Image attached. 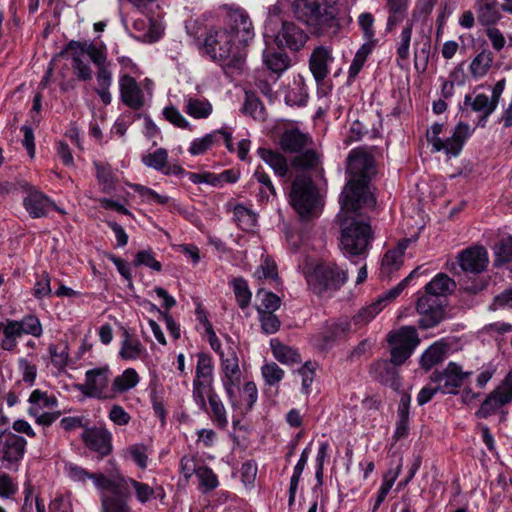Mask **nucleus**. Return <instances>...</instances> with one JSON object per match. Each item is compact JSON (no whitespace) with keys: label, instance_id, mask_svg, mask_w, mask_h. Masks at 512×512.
Masks as SVG:
<instances>
[{"label":"nucleus","instance_id":"obj_1","mask_svg":"<svg viewBox=\"0 0 512 512\" xmlns=\"http://www.w3.org/2000/svg\"><path fill=\"white\" fill-rule=\"evenodd\" d=\"M347 183L340 197L344 218L341 220L340 249L346 256H362L369 249L373 233L369 222L352 215L362 208H373L376 198L371 180L376 175L374 158L365 148H354L347 157Z\"/></svg>","mask_w":512,"mask_h":512},{"label":"nucleus","instance_id":"obj_2","mask_svg":"<svg viewBox=\"0 0 512 512\" xmlns=\"http://www.w3.org/2000/svg\"><path fill=\"white\" fill-rule=\"evenodd\" d=\"M455 288V281L444 273L437 274L426 284L425 295L418 299L416 305V310L421 315V328L429 329L442 321L445 311L440 297L451 294Z\"/></svg>","mask_w":512,"mask_h":512},{"label":"nucleus","instance_id":"obj_3","mask_svg":"<svg viewBox=\"0 0 512 512\" xmlns=\"http://www.w3.org/2000/svg\"><path fill=\"white\" fill-rule=\"evenodd\" d=\"M305 277L313 293L324 296L339 290L346 283L348 274L333 262H319L305 272Z\"/></svg>","mask_w":512,"mask_h":512},{"label":"nucleus","instance_id":"obj_4","mask_svg":"<svg viewBox=\"0 0 512 512\" xmlns=\"http://www.w3.org/2000/svg\"><path fill=\"white\" fill-rule=\"evenodd\" d=\"M289 201L296 213L304 220L317 216L320 198L317 188L310 176L300 174L291 184Z\"/></svg>","mask_w":512,"mask_h":512},{"label":"nucleus","instance_id":"obj_5","mask_svg":"<svg viewBox=\"0 0 512 512\" xmlns=\"http://www.w3.org/2000/svg\"><path fill=\"white\" fill-rule=\"evenodd\" d=\"M66 51L71 55L74 74L83 81L92 78V70L86 62L87 59H90L95 65L106 62L105 49L86 41H70Z\"/></svg>","mask_w":512,"mask_h":512},{"label":"nucleus","instance_id":"obj_6","mask_svg":"<svg viewBox=\"0 0 512 512\" xmlns=\"http://www.w3.org/2000/svg\"><path fill=\"white\" fill-rule=\"evenodd\" d=\"M204 45L213 59L220 61L229 60V64L241 60V55L238 52L240 45L226 28L209 31Z\"/></svg>","mask_w":512,"mask_h":512},{"label":"nucleus","instance_id":"obj_7","mask_svg":"<svg viewBox=\"0 0 512 512\" xmlns=\"http://www.w3.org/2000/svg\"><path fill=\"white\" fill-rule=\"evenodd\" d=\"M110 369L106 367L94 368L86 371L85 382L78 385L79 391L91 398L112 399L114 394L109 389Z\"/></svg>","mask_w":512,"mask_h":512},{"label":"nucleus","instance_id":"obj_8","mask_svg":"<svg viewBox=\"0 0 512 512\" xmlns=\"http://www.w3.org/2000/svg\"><path fill=\"white\" fill-rule=\"evenodd\" d=\"M227 400L232 409L240 415H245L252 410L258 399L256 384L252 381L246 382L241 387V382L224 388Z\"/></svg>","mask_w":512,"mask_h":512},{"label":"nucleus","instance_id":"obj_9","mask_svg":"<svg viewBox=\"0 0 512 512\" xmlns=\"http://www.w3.org/2000/svg\"><path fill=\"white\" fill-rule=\"evenodd\" d=\"M293 8L296 17L307 25L322 26L327 22L330 25L336 24L333 15L322 8L320 0H295Z\"/></svg>","mask_w":512,"mask_h":512},{"label":"nucleus","instance_id":"obj_10","mask_svg":"<svg viewBox=\"0 0 512 512\" xmlns=\"http://www.w3.org/2000/svg\"><path fill=\"white\" fill-rule=\"evenodd\" d=\"M512 401V373L482 402L476 412L478 418H488L496 414L504 405Z\"/></svg>","mask_w":512,"mask_h":512},{"label":"nucleus","instance_id":"obj_11","mask_svg":"<svg viewBox=\"0 0 512 512\" xmlns=\"http://www.w3.org/2000/svg\"><path fill=\"white\" fill-rule=\"evenodd\" d=\"M471 372H464L462 367L455 362H450L442 371H434L431 381L438 384V389L443 394H457L464 380Z\"/></svg>","mask_w":512,"mask_h":512},{"label":"nucleus","instance_id":"obj_12","mask_svg":"<svg viewBox=\"0 0 512 512\" xmlns=\"http://www.w3.org/2000/svg\"><path fill=\"white\" fill-rule=\"evenodd\" d=\"M226 29L234 36L239 45H246L254 36V27L248 13L240 8L227 13Z\"/></svg>","mask_w":512,"mask_h":512},{"label":"nucleus","instance_id":"obj_13","mask_svg":"<svg viewBox=\"0 0 512 512\" xmlns=\"http://www.w3.org/2000/svg\"><path fill=\"white\" fill-rule=\"evenodd\" d=\"M459 266L464 272L479 274L486 270L489 257L483 246L475 245L461 251L457 257Z\"/></svg>","mask_w":512,"mask_h":512},{"label":"nucleus","instance_id":"obj_14","mask_svg":"<svg viewBox=\"0 0 512 512\" xmlns=\"http://www.w3.org/2000/svg\"><path fill=\"white\" fill-rule=\"evenodd\" d=\"M26 440L12 432L0 433V453L2 460L9 465L18 463L24 456Z\"/></svg>","mask_w":512,"mask_h":512},{"label":"nucleus","instance_id":"obj_15","mask_svg":"<svg viewBox=\"0 0 512 512\" xmlns=\"http://www.w3.org/2000/svg\"><path fill=\"white\" fill-rule=\"evenodd\" d=\"M221 383L223 389L241 382L242 372L236 350L229 346L226 351L220 352Z\"/></svg>","mask_w":512,"mask_h":512},{"label":"nucleus","instance_id":"obj_16","mask_svg":"<svg viewBox=\"0 0 512 512\" xmlns=\"http://www.w3.org/2000/svg\"><path fill=\"white\" fill-rule=\"evenodd\" d=\"M112 435L105 428H86L82 433V440L85 445L98 453L101 457L107 456L112 451Z\"/></svg>","mask_w":512,"mask_h":512},{"label":"nucleus","instance_id":"obj_17","mask_svg":"<svg viewBox=\"0 0 512 512\" xmlns=\"http://www.w3.org/2000/svg\"><path fill=\"white\" fill-rule=\"evenodd\" d=\"M307 34L293 22H283L282 28L275 36V42L279 47H287L293 51H299L307 41Z\"/></svg>","mask_w":512,"mask_h":512},{"label":"nucleus","instance_id":"obj_18","mask_svg":"<svg viewBox=\"0 0 512 512\" xmlns=\"http://www.w3.org/2000/svg\"><path fill=\"white\" fill-rule=\"evenodd\" d=\"M119 90L122 102L133 110H139L144 105V94L136 80L128 74L119 79Z\"/></svg>","mask_w":512,"mask_h":512},{"label":"nucleus","instance_id":"obj_19","mask_svg":"<svg viewBox=\"0 0 512 512\" xmlns=\"http://www.w3.org/2000/svg\"><path fill=\"white\" fill-rule=\"evenodd\" d=\"M332 49L326 46H318L313 49L309 68L317 83L322 82L329 74V65L333 62Z\"/></svg>","mask_w":512,"mask_h":512},{"label":"nucleus","instance_id":"obj_20","mask_svg":"<svg viewBox=\"0 0 512 512\" xmlns=\"http://www.w3.org/2000/svg\"><path fill=\"white\" fill-rule=\"evenodd\" d=\"M470 126L466 123H459L452 134L445 141L441 140V143L433 150V152L444 151L449 157H456L460 154L463 144L466 139L470 136Z\"/></svg>","mask_w":512,"mask_h":512},{"label":"nucleus","instance_id":"obj_21","mask_svg":"<svg viewBox=\"0 0 512 512\" xmlns=\"http://www.w3.org/2000/svg\"><path fill=\"white\" fill-rule=\"evenodd\" d=\"M312 140L311 137L298 128L285 129L279 137V146L286 153H300L306 149Z\"/></svg>","mask_w":512,"mask_h":512},{"label":"nucleus","instance_id":"obj_22","mask_svg":"<svg viewBox=\"0 0 512 512\" xmlns=\"http://www.w3.org/2000/svg\"><path fill=\"white\" fill-rule=\"evenodd\" d=\"M23 205L33 218L45 217L51 209L56 208L55 204L38 190L30 191L24 198Z\"/></svg>","mask_w":512,"mask_h":512},{"label":"nucleus","instance_id":"obj_23","mask_svg":"<svg viewBox=\"0 0 512 512\" xmlns=\"http://www.w3.org/2000/svg\"><path fill=\"white\" fill-rule=\"evenodd\" d=\"M413 30V20L407 21L403 27L396 50V62L401 69H408L410 56V43Z\"/></svg>","mask_w":512,"mask_h":512},{"label":"nucleus","instance_id":"obj_24","mask_svg":"<svg viewBox=\"0 0 512 512\" xmlns=\"http://www.w3.org/2000/svg\"><path fill=\"white\" fill-rule=\"evenodd\" d=\"M257 155L274 171L279 177H284L288 173L287 159L280 152L260 147L257 149Z\"/></svg>","mask_w":512,"mask_h":512},{"label":"nucleus","instance_id":"obj_25","mask_svg":"<svg viewBox=\"0 0 512 512\" xmlns=\"http://www.w3.org/2000/svg\"><path fill=\"white\" fill-rule=\"evenodd\" d=\"M351 324L347 321L334 323L327 326L319 335L317 345L321 349H327L337 340L346 335L350 330Z\"/></svg>","mask_w":512,"mask_h":512},{"label":"nucleus","instance_id":"obj_26","mask_svg":"<svg viewBox=\"0 0 512 512\" xmlns=\"http://www.w3.org/2000/svg\"><path fill=\"white\" fill-rule=\"evenodd\" d=\"M395 366L389 360H379L374 364L372 370L379 381L397 390L400 387V382Z\"/></svg>","mask_w":512,"mask_h":512},{"label":"nucleus","instance_id":"obj_27","mask_svg":"<svg viewBox=\"0 0 512 512\" xmlns=\"http://www.w3.org/2000/svg\"><path fill=\"white\" fill-rule=\"evenodd\" d=\"M389 344H396L400 347L407 348L410 352L419 343L417 331L412 326H404L399 330L393 331L388 335Z\"/></svg>","mask_w":512,"mask_h":512},{"label":"nucleus","instance_id":"obj_28","mask_svg":"<svg viewBox=\"0 0 512 512\" xmlns=\"http://www.w3.org/2000/svg\"><path fill=\"white\" fill-rule=\"evenodd\" d=\"M0 334H2L0 349L7 352L15 351L18 346V339L22 336L18 327L14 324L13 319H6L0 322Z\"/></svg>","mask_w":512,"mask_h":512},{"label":"nucleus","instance_id":"obj_29","mask_svg":"<svg viewBox=\"0 0 512 512\" xmlns=\"http://www.w3.org/2000/svg\"><path fill=\"white\" fill-rule=\"evenodd\" d=\"M213 382L214 381L194 378L192 383L193 400L201 410L206 412H208L207 401L209 397H211L212 394H216Z\"/></svg>","mask_w":512,"mask_h":512},{"label":"nucleus","instance_id":"obj_30","mask_svg":"<svg viewBox=\"0 0 512 512\" xmlns=\"http://www.w3.org/2000/svg\"><path fill=\"white\" fill-rule=\"evenodd\" d=\"M431 51V40L422 35L414 43V67L419 73L427 70Z\"/></svg>","mask_w":512,"mask_h":512},{"label":"nucleus","instance_id":"obj_31","mask_svg":"<svg viewBox=\"0 0 512 512\" xmlns=\"http://www.w3.org/2000/svg\"><path fill=\"white\" fill-rule=\"evenodd\" d=\"M448 345L442 341L433 343L421 356V366L429 370L435 365L441 363L447 355Z\"/></svg>","mask_w":512,"mask_h":512},{"label":"nucleus","instance_id":"obj_32","mask_svg":"<svg viewBox=\"0 0 512 512\" xmlns=\"http://www.w3.org/2000/svg\"><path fill=\"white\" fill-rule=\"evenodd\" d=\"M139 381L140 377L137 371L133 368H127L121 375L114 378L111 393L114 395L125 393L136 387Z\"/></svg>","mask_w":512,"mask_h":512},{"label":"nucleus","instance_id":"obj_33","mask_svg":"<svg viewBox=\"0 0 512 512\" xmlns=\"http://www.w3.org/2000/svg\"><path fill=\"white\" fill-rule=\"evenodd\" d=\"M28 401L30 403L28 409L29 414H37V412H41L45 408H54L58 405V400L54 395H50L39 389L34 390L30 394Z\"/></svg>","mask_w":512,"mask_h":512},{"label":"nucleus","instance_id":"obj_34","mask_svg":"<svg viewBox=\"0 0 512 512\" xmlns=\"http://www.w3.org/2000/svg\"><path fill=\"white\" fill-rule=\"evenodd\" d=\"M253 178L261 185L257 194L260 203H267L271 197H276V189L269 177L261 166H258L253 174Z\"/></svg>","mask_w":512,"mask_h":512},{"label":"nucleus","instance_id":"obj_35","mask_svg":"<svg viewBox=\"0 0 512 512\" xmlns=\"http://www.w3.org/2000/svg\"><path fill=\"white\" fill-rule=\"evenodd\" d=\"M184 110L194 119H206L212 114L213 107L207 99L189 97L185 99Z\"/></svg>","mask_w":512,"mask_h":512},{"label":"nucleus","instance_id":"obj_36","mask_svg":"<svg viewBox=\"0 0 512 512\" xmlns=\"http://www.w3.org/2000/svg\"><path fill=\"white\" fill-rule=\"evenodd\" d=\"M145 352L146 349L138 338L131 336L128 332L124 333V339L119 351V355L122 359L135 360Z\"/></svg>","mask_w":512,"mask_h":512},{"label":"nucleus","instance_id":"obj_37","mask_svg":"<svg viewBox=\"0 0 512 512\" xmlns=\"http://www.w3.org/2000/svg\"><path fill=\"white\" fill-rule=\"evenodd\" d=\"M263 63L268 70L276 75L282 74L290 65L289 58L283 52L264 51Z\"/></svg>","mask_w":512,"mask_h":512},{"label":"nucleus","instance_id":"obj_38","mask_svg":"<svg viewBox=\"0 0 512 512\" xmlns=\"http://www.w3.org/2000/svg\"><path fill=\"white\" fill-rule=\"evenodd\" d=\"M207 406L210 409V415L213 422L221 429L226 428L229 423L227 410L217 393L212 394L211 397H209Z\"/></svg>","mask_w":512,"mask_h":512},{"label":"nucleus","instance_id":"obj_39","mask_svg":"<svg viewBox=\"0 0 512 512\" xmlns=\"http://www.w3.org/2000/svg\"><path fill=\"white\" fill-rule=\"evenodd\" d=\"M273 356L282 364H292L300 362V355L292 347L284 345L278 339L274 338L270 341Z\"/></svg>","mask_w":512,"mask_h":512},{"label":"nucleus","instance_id":"obj_40","mask_svg":"<svg viewBox=\"0 0 512 512\" xmlns=\"http://www.w3.org/2000/svg\"><path fill=\"white\" fill-rule=\"evenodd\" d=\"M101 504L103 512H130V507L123 495V490L114 494L103 492Z\"/></svg>","mask_w":512,"mask_h":512},{"label":"nucleus","instance_id":"obj_41","mask_svg":"<svg viewBox=\"0 0 512 512\" xmlns=\"http://www.w3.org/2000/svg\"><path fill=\"white\" fill-rule=\"evenodd\" d=\"M464 106H470L473 111L481 113L483 119H486L496 109L486 94H477L475 97L467 94L464 98Z\"/></svg>","mask_w":512,"mask_h":512},{"label":"nucleus","instance_id":"obj_42","mask_svg":"<svg viewBox=\"0 0 512 512\" xmlns=\"http://www.w3.org/2000/svg\"><path fill=\"white\" fill-rule=\"evenodd\" d=\"M493 61L492 52L486 49L482 50L476 55L469 66L471 75L476 79L485 76L491 68Z\"/></svg>","mask_w":512,"mask_h":512},{"label":"nucleus","instance_id":"obj_43","mask_svg":"<svg viewBox=\"0 0 512 512\" xmlns=\"http://www.w3.org/2000/svg\"><path fill=\"white\" fill-rule=\"evenodd\" d=\"M18 330L23 335H31L39 338L43 334V327L40 319L34 314H27L20 320H13Z\"/></svg>","mask_w":512,"mask_h":512},{"label":"nucleus","instance_id":"obj_44","mask_svg":"<svg viewBox=\"0 0 512 512\" xmlns=\"http://www.w3.org/2000/svg\"><path fill=\"white\" fill-rule=\"evenodd\" d=\"M233 289L237 304L241 309H245L250 305L252 293L248 287V283L244 278H233L229 282Z\"/></svg>","mask_w":512,"mask_h":512},{"label":"nucleus","instance_id":"obj_45","mask_svg":"<svg viewBox=\"0 0 512 512\" xmlns=\"http://www.w3.org/2000/svg\"><path fill=\"white\" fill-rule=\"evenodd\" d=\"M409 406H410V396L403 395L400 399L398 410H397V426L395 430V437L401 438L407 434L408 431V419H409Z\"/></svg>","mask_w":512,"mask_h":512},{"label":"nucleus","instance_id":"obj_46","mask_svg":"<svg viewBox=\"0 0 512 512\" xmlns=\"http://www.w3.org/2000/svg\"><path fill=\"white\" fill-rule=\"evenodd\" d=\"M403 262V256L400 254V251L393 249L387 251L382 259L380 275L389 278L393 272L401 268Z\"/></svg>","mask_w":512,"mask_h":512},{"label":"nucleus","instance_id":"obj_47","mask_svg":"<svg viewBox=\"0 0 512 512\" xmlns=\"http://www.w3.org/2000/svg\"><path fill=\"white\" fill-rule=\"evenodd\" d=\"M500 17L497 2L478 3L477 18L482 25H493Z\"/></svg>","mask_w":512,"mask_h":512},{"label":"nucleus","instance_id":"obj_48","mask_svg":"<svg viewBox=\"0 0 512 512\" xmlns=\"http://www.w3.org/2000/svg\"><path fill=\"white\" fill-rule=\"evenodd\" d=\"M90 479L93 480L97 488L105 491L106 493L110 492V494L121 492L124 489L125 484H127L126 479L113 480L101 473L91 474Z\"/></svg>","mask_w":512,"mask_h":512},{"label":"nucleus","instance_id":"obj_49","mask_svg":"<svg viewBox=\"0 0 512 512\" xmlns=\"http://www.w3.org/2000/svg\"><path fill=\"white\" fill-rule=\"evenodd\" d=\"M51 363L58 369L63 370L69 359V348L66 342L50 344L48 347Z\"/></svg>","mask_w":512,"mask_h":512},{"label":"nucleus","instance_id":"obj_50","mask_svg":"<svg viewBox=\"0 0 512 512\" xmlns=\"http://www.w3.org/2000/svg\"><path fill=\"white\" fill-rule=\"evenodd\" d=\"M320 162V156L312 149L301 151L291 160V165L294 168L309 170L314 169Z\"/></svg>","mask_w":512,"mask_h":512},{"label":"nucleus","instance_id":"obj_51","mask_svg":"<svg viewBox=\"0 0 512 512\" xmlns=\"http://www.w3.org/2000/svg\"><path fill=\"white\" fill-rule=\"evenodd\" d=\"M256 297L260 301V303L257 305L258 313L275 312L280 307V298L272 292L260 289L257 292Z\"/></svg>","mask_w":512,"mask_h":512},{"label":"nucleus","instance_id":"obj_52","mask_svg":"<svg viewBox=\"0 0 512 512\" xmlns=\"http://www.w3.org/2000/svg\"><path fill=\"white\" fill-rule=\"evenodd\" d=\"M94 166L97 172L96 177L99 185L102 188V191L110 192L113 190L115 185V177L110 165L94 162Z\"/></svg>","mask_w":512,"mask_h":512},{"label":"nucleus","instance_id":"obj_53","mask_svg":"<svg viewBox=\"0 0 512 512\" xmlns=\"http://www.w3.org/2000/svg\"><path fill=\"white\" fill-rule=\"evenodd\" d=\"M196 476L199 480V487L204 493L216 489L219 485L217 475L208 466H199Z\"/></svg>","mask_w":512,"mask_h":512},{"label":"nucleus","instance_id":"obj_54","mask_svg":"<svg viewBox=\"0 0 512 512\" xmlns=\"http://www.w3.org/2000/svg\"><path fill=\"white\" fill-rule=\"evenodd\" d=\"M195 378L214 381V366L210 355L205 353L197 355Z\"/></svg>","mask_w":512,"mask_h":512},{"label":"nucleus","instance_id":"obj_55","mask_svg":"<svg viewBox=\"0 0 512 512\" xmlns=\"http://www.w3.org/2000/svg\"><path fill=\"white\" fill-rule=\"evenodd\" d=\"M243 112L255 120L263 121L266 118V110L260 100L253 94L246 93Z\"/></svg>","mask_w":512,"mask_h":512},{"label":"nucleus","instance_id":"obj_56","mask_svg":"<svg viewBox=\"0 0 512 512\" xmlns=\"http://www.w3.org/2000/svg\"><path fill=\"white\" fill-rule=\"evenodd\" d=\"M233 217L237 225L243 230H250L255 226V215L244 205L238 204L234 207Z\"/></svg>","mask_w":512,"mask_h":512},{"label":"nucleus","instance_id":"obj_57","mask_svg":"<svg viewBox=\"0 0 512 512\" xmlns=\"http://www.w3.org/2000/svg\"><path fill=\"white\" fill-rule=\"evenodd\" d=\"M419 268L414 269L405 279H403L399 284H397L395 287L391 288L384 294H382L376 302L379 303V306H382V309L391 301L396 299L404 290L407 283L412 279L417 273Z\"/></svg>","mask_w":512,"mask_h":512},{"label":"nucleus","instance_id":"obj_58","mask_svg":"<svg viewBox=\"0 0 512 512\" xmlns=\"http://www.w3.org/2000/svg\"><path fill=\"white\" fill-rule=\"evenodd\" d=\"M496 264L512 261V236L502 238L494 247Z\"/></svg>","mask_w":512,"mask_h":512},{"label":"nucleus","instance_id":"obj_59","mask_svg":"<svg viewBox=\"0 0 512 512\" xmlns=\"http://www.w3.org/2000/svg\"><path fill=\"white\" fill-rule=\"evenodd\" d=\"M261 374L267 385L275 386L282 381L285 373L275 362H270L261 367Z\"/></svg>","mask_w":512,"mask_h":512},{"label":"nucleus","instance_id":"obj_60","mask_svg":"<svg viewBox=\"0 0 512 512\" xmlns=\"http://www.w3.org/2000/svg\"><path fill=\"white\" fill-rule=\"evenodd\" d=\"M382 311V306L376 301L371 305L362 308L352 319L356 327H361L368 324L375 316Z\"/></svg>","mask_w":512,"mask_h":512},{"label":"nucleus","instance_id":"obj_61","mask_svg":"<svg viewBox=\"0 0 512 512\" xmlns=\"http://www.w3.org/2000/svg\"><path fill=\"white\" fill-rule=\"evenodd\" d=\"M217 141V132L213 131L209 134H206L202 138H197L191 142L189 147V152L192 155H200L204 154L208 149L212 147V145Z\"/></svg>","mask_w":512,"mask_h":512},{"label":"nucleus","instance_id":"obj_62","mask_svg":"<svg viewBox=\"0 0 512 512\" xmlns=\"http://www.w3.org/2000/svg\"><path fill=\"white\" fill-rule=\"evenodd\" d=\"M167 159V150L164 148H158L153 153H149L143 156L142 161L148 167H151L155 170H162L167 164Z\"/></svg>","mask_w":512,"mask_h":512},{"label":"nucleus","instance_id":"obj_63","mask_svg":"<svg viewBox=\"0 0 512 512\" xmlns=\"http://www.w3.org/2000/svg\"><path fill=\"white\" fill-rule=\"evenodd\" d=\"M133 264L134 266H147L157 272L162 270L161 263L155 259L154 253L150 249L139 251L135 256Z\"/></svg>","mask_w":512,"mask_h":512},{"label":"nucleus","instance_id":"obj_64","mask_svg":"<svg viewBox=\"0 0 512 512\" xmlns=\"http://www.w3.org/2000/svg\"><path fill=\"white\" fill-rule=\"evenodd\" d=\"M162 114L164 118L181 129H187L190 127L189 121L181 114V112L175 106H167L163 109Z\"/></svg>","mask_w":512,"mask_h":512}]
</instances>
